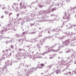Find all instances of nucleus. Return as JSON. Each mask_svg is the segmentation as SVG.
Returning <instances> with one entry per match:
<instances>
[{"label": "nucleus", "instance_id": "obj_1", "mask_svg": "<svg viewBox=\"0 0 76 76\" xmlns=\"http://www.w3.org/2000/svg\"><path fill=\"white\" fill-rule=\"evenodd\" d=\"M69 18H70V15L66 14H65V16L63 17V18L66 19H69Z\"/></svg>", "mask_w": 76, "mask_h": 76}, {"label": "nucleus", "instance_id": "obj_2", "mask_svg": "<svg viewBox=\"0 0 76 76\" xmlns=\"http://www.w3.org/2000/svg\"><path fill=\"white\" fill-rule=\"evenodd\" d=\"M57 56V54H53L52 55H49V58L50 59H51V58H53L54 57H55Z\"/></svg>", "mask_w": 76, "mask_h": 76}, {"label": "nucleus", "instance_id": "obj_3", "mask_svg": "<svg viewBox=\"0 0 76 76\" xmlns=\"http://www.w3.org/2000/svg\"><path fill=\"white\" fill-rule=\"evenodd\" d=\"M64 42L65 44L66 45L67 44H68L69 43V40H66L65 42Z\"/></svg>", "mask_w": 76, "mask_h": 76}, {"label": "nucleus", "instance_id": "obj_4", "mask_svg": "<svg viewBox=\"0 0 76 76\" xmlns=\"http://www.w3.org/2000/svg\"><path fill=\"white\" fill-rule=\"evenodd\" d=\"M56 9L55 8H53L51 10L52 11V12H54V10H56Z\"/></svg>", "mask_w": 76, "mask_h": 76}, {"label": "nucleus", "instance_id": "obj_5", "mask_svg": "<svg viewBox=\"0 0 76 76\" xmlns=\"http://www.w3.org/2000/svg\"><path fill=\"white\" fill-rule=\"evenodd\" d=\"M69 51H70V49H67L66 50V53H69Z\"/></svg>", "mask_w": 76, "mask_h": 76}, {"label": "nucleus", "instance_id": "obj_6", "mask_svg": "<svg viewBox=\"0 0 76 76\" xmlns=\"http://www.w3.org/2000/svg\"><path fill=\"white\" fill-rule=\"evenodd\" d=\"M56 74H58V69L56 70Z\"/></svg>", "mask_w": 76, "mask_h": 76}, {"label": "nucleus", "instance_id": "obj_7", "mask_svg": "<svg viewBox=\"0 0 76 76\" xmlns=\"http://www.w3.org/2000/svg\"><path fill=\"white\" fill-rule=\"evenodd\" d=\"M41 66H44V64H40Z\"/></svg>", "mask_w": 76, "mask_h": 76}, {"label": "nucleus", "instance_id": "obj_8", "mask_svg": "<svg viewBox=\"0 0 76 76\" xmlns=\"http://www.w3.org/2000/svg\"><path fill=\"white\" fill-rule=\"evenodd\" d=\"M23 8H24V9H26V6H25L23 5Z\"/></svg>", "mask_w": 76, "mask_h": 76}, {"label": "nucleus", "instance_id": "obj_9", "mask_svg": "<svg viewBox=\"0 0 76 76\" xmlns=\"http://www.w3.org/2000/svg\"><path fill=\"white\" fill-rule=\"evenodd\" d=\"M5 13L6 14H8V12L7 11H5Z\"/></svg>", "mask_w": 76, "mask_h": 76}, {"label": "nucleus", "instance_id": "obj_10", "mask_svg": "<svg viewBox=\"0 0 76 76\" xmlns=\"http://www.w3.org/2000/svg\"><path fill=\"white\" fill-rule=\"evenodd\" d=\"M11 48H12V49L13 48V46L12 45H11Z\"/></svg>", "mask_w": 76, "mask_h": 76}, {"label": "nucleus", "instance_id": "obj_11", "mask_svg": "<svg viewBox=\"0 0 76 76\" xmlns=\"http://www.w3.org/2000/svg\"><path fill=\"white\" fill-rule=\"evenodd\" d=\"M62 72H66V70H65V69L62 70Z\"/></svg>", "mask_w": 76, "mask_h": 76}, {"label": "nucleus", "instance_id": "obj_12", "mask_svg": "<svg viewBox=\"0 0 76 76\" xmlns=\"http://www.w3.org/2000/svg\"><path fill=\"white\" fill-rule=\"evenodd\" d=\"M22 8H23V7H22V6H21L20 7V9H22Z\"/></svg>", "mask_w": 76, "mask_h": 76}, {"label": "nucleus", "instance_id": "obj_13", "mask_svg": "<svg viewBox=\"0 0 76 76\" xmlns=\"http://www.w3.org/2000/svg\"><path fill=\"white\" fill-rule=\"evenodd\" d=\"M11 15H12V13H11L9 14V16L10 17V16Z\"/></svg>", "mask_w": 76, "mask_h": 76}, {"label": "nucleus", "instance_id": "obj_14", "mask_svg": "<svg viewBox=\"0 0 76 76\" xmlns=\"http://www.w3.org/2000/svg\"><path fill=\"white\" fill-rule=\"evenodd\" d=\"M18 50H19V51H22V49H19Z\"/></svg>", "mask_w": 76, "mask_h": 76}, {"label": "nucleus", "instance_id": "obj_15", "mask_svg": "<svg viewBox=\"0 0 76 76\" xmlns=\"http://www.w3.org/2000/svg\"><path fill=\"white\" fill-rule=\"evenodd\" d=\"M17 16H18H18H19V14H17Z\"/></svg>", "mask_w": 76, "mask_h": 76}, {"label": "nucleus", "instance_id": "obj_16", "mask_svg": "<svg viewBox=\"0 0 76 76\" xmlns=\"http://www.w3.org/2000/svg\"><path fill=\"white\" fill-rule=\"evenodd\" d=\"M25 34V32H23V35H24V34Z\"/></svg>", "mask_w": 76, "mask_h": 76}, {"label": "nucleus", "instance_id": "obj_17", "mask_svg": "<svg viewBox=\"0 0 76 76\" xmlns=\"http://www.w3.org/2000/svg\"><path fill=\"white\" fill-rule=\"evenodd\" d=\"M22 3H20V6H21V5H22Z\"/></svg>", "mask_w": 76, "mask_h": 76}, {"label": "nucleus", "instance_id": "obj_18", "mask_svg": "<svg viewBox=\"0 0 76 76\" xmlns=\"http://www.w3.org/2000/svg\"><path fill=\"white\" fill-rule=\"evenodd\" d=\"M6 52H7V51H8V50L7 49L6 50Z\"/></svg>", "mask_w": 76, "mask_h": 76}, {"label": "nucleus", "instance_id": "obj_19", "mask_svg": "<svg viewBox=\"0 0 76 76\" xmlns=\"http://www.w3.org/2000/svg\"><path fill=\"white\" fill-rule=\"evenodd\" d=\"M57 28H56L55 29V30H57Z\"/></svg>", "mask_w": 76, "mask_h": 76}, {"label": "nucleus", "instance_id": "obj_20", "mask_svg": "<svg viewBox=\"0 0 76 76\" xmlns=\"http://www.w3.org/2000/svg\"><path fill=\"white\" fill-rule=\"evenodd\" d=\"M14 4H15V5H16V3H14Z\"/></svg>", "mask_w": 76, "mask_h": 76}, {"label": "nucleus", "instance_id": "obj_21", "mask_svg": "<svg viewBox=\"0 0 76 76\" xmlns=\"http://www.w3.org/2000/svg\"><path fill=\"white\" fill-rule=\"evenodd\" d=\"M2 52H3V53H4V51L3 50V51H2Z\"/></svg>", "mask_w": 76, "mask_h": 76}, {"label": "nucleus", "instance_id": "obj_22", "mask_svg": "<svg viewBox=\"0 0 76 76\" xmlns=\"http://www.w3.org/2000/svg\"><path fill=\"white\" fill-rule=\"evenodd\" d=\"M8 7H9V8L10 7V6H8Z\"/></svg>", "mask_w": 76, "mask_h": 76}, {"label": "nucleus", "instance_id": "obj_23", "mask_svg": "<svg viewBox=\"0 0 76 76\" xmlns=\"http://www.w3.org/2000/svg\"><path fill=\"white\" fill-rule=\"evenodd\" d=\"M65 22H64V23H63V25H64V23Z\"/></svg>", "mask_w": 76, "mask_h": 76}, {"label": "nucleus", "instance_id": "obj_24", "mask_svg": "<svg viewBox=\"0 0 76 76\" xmlns=\"http://www.w3.org/2000/svg\"><path fill=\"white\" fill-rule=\"evenodd\" d=\"M33 33H34V34H35V32H33Z\"/></svg>", "mask_w": 76, "mask_h": 76}, {"label": "nucleus", "instance_id": "obj_25", "mask_svg": "<svg viewBox=\"0 0 76 76\" xmlns=\"http://www.w3.org/2000/svg\"><path fill=\"white\" fill-rule=\"evenodd\" d=\"M39 58H41V57H39Z\"/></svg>", "mask_w": 76, "mask_h": 76}, {"label": "nucleus", "instance_id": "obj_26", "mask_svg": "<svg viewBox=\"0 0 76 76\" xmlns=\"http://www.w3.org/2000/svg\"><path fill=\"white\" fill-rule=\"evenodd\" d=\"M66 73H65V74H64V75H66Z\"/></svg>", "mask_w": 76, "mask_h": 76}, {"label": "nucleus", "instance_id": "obj_27", "mask_svg": "<svg viewBox=\"0 0 76 76\" xmlns=\"http://www.w3.org/2000/svg\"><path fill=\"white\" fill-rule=\"evenodd\" d=\"M76 26V25H75L74 26Z\"/></svg>", "mask_w": 76, "mask_h": 76}, {"label": "nucleus", "instance_id": "obj_28", "mask_svg": "<svg viewBox=\"0 0 76 76\" xmlns=\"http://www.w3.org/2000/svg\"><path fill=\"white\" fill-rule=\"evenodd\" d=\"M41 74H42V75H43V73H42Z\"/></svg>", "mask_w": 76, "mask_h": 76}, {"label": "nucleus", "instance_id": "obj_29", "mask_svg": "<svg viewBox=\"0 0 76 76\" xmlns=\"http://www.w3.org/2000/svg\"><path fill=\"white\" fill-rule=\"evenodd\" d=\"M48 33H50V31H48Z\"/></svg>", "mask_w": 76, "mask_h": 76}, {"label": "nucleus", "instance_id": "obj_30", "mask_svg": "<svg viewBox=\"0 0 76 76\" xmlns=\"http://www.w3.org/2000/svg\"><path fill=\"white\" fill-rule=\"evenodd\" d=\"M50 67H51V66H50Z\"/></svg>", "mask_w": 76, "mask_h": 76}, {"label": "nucleus", "instance_id": "obj_31", "mask_svg": "<svg viewBox=\"0 0 76 76\" xmlns=\"http://www.w3.org/2000/svg\"><path fill=\"white\" fill-rule=\"evenodd\" d=\"M41 67H39V68H40V69H41Z\"/></svg>", "mask_w": 76, "mask_h": 76}, {"label": "nucleus", "instance_id": "obj_32", "mask_svg": "<svg viewBox=\"0 0 76 76\" xmlns=\"http://www.w3.org/2000/svg\"><path fill=\"white\" fill-rule=\"evenodd\" d=\"M3 9H4V8H2Z\"/></svg>", "mask_w": 76, "mask_h": 76}, {"label": "nucleus", "instance_id": "obj_33", "mask_svg": "<svg viewBox=\"0 0 76 76\" xmlns=\"http://www.w3.org/2000/svg\"><path fill=\"white\" fill-rule=\"evenodd\" d=\"M70 73V72H69V73Z\"/></svg>", "mask_w": 76, "mask_h": 76}, {"label": "nucleus", "instance_id": "obj_34", "mask_svg": "<svg viewBox=\"0 0 76 76\" xmlns=\"http://www.w3.org/2000/svg\"><path fill=\"white\" fill-rule=\"evenodd\" d=\"M59 58H60V57H59Z\"/></svg>", "mask_w": 76, "mask_h": 76}]
</instances>
